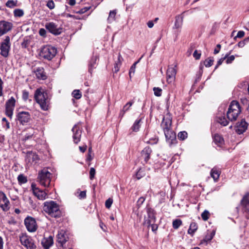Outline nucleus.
<instances>
[{
  "mask_svg": "<svg viewBox=\"0 0 249 249\" xmlns=\"http://www.w3.org/2000/svg\"><path fill=\"white\" fill-rule=\"evenodd\" d=\"M35 98L41 109L46 111L49 108V100L48 94L41 89H37L35 93Z\"/></svg>",
  "mask_w": 249,
  "mask_h": 249,
  "instance_id": "f257e3e1",
  "label": "nucleus"
},
{
  "mask_svg": "<svg viewBox=\"0 0 249 249\" xmlns=\"http://www.w3.org/2000/svg\"><path fill=\"white\" fill-rule=\"evenodd\" d=\"M43 211L53 217H58L61 215L59 205L53 201H46L43 204Z\"/></svg>",
  "mask_w": 249,
  "mask_h": 249,
  "instance_id": "f03ea898",
  "label": "nucleus"
},
{
  "mask_svg": "<svg viewBox=\"0 0 249 249\" xmlns=\"http://www.w3.org/2000/svg\"><path fill=\"white\" fill-rule=\"evenodd\" d=\"M241 112L239 103L236 101H232L229 107L227 117L230 121H234L237 120Z\"/></svg>",
  "mask_w": 249,
  "mask_h": 249,
  "instance_id": "7ed1b4c3",
  "label": "nucleus"
},
{
  "mask_svg": "<svg viewBox=\"0 0 249 249\" xmlns=\"http://www.w3.org/2000/svg\"><path fill=\"white\" fill-rule=\"evenodd\" d=\"M56 49L51 45L43 46L40 52V56L48 60H52L56 55Z\"/></svg>",
  "mask_w": 249,
  "mask_h": 249,
  "instance_id": "20e7f679",
  "label": "nucleus"
},
{
  "mask_svg": "<svg viewBox=\"0 0 249 249\" xmlns=\"http://www.w3.org/2000/svg\"><path fill=\"white\" fill-rule=\"evenodd\" d=\"M51 173L43 169L38 172L37 179L40 184L44 187H49L51 180Z\"/></svg>",
  "mask_w": 249,
  "mask_h": 249,
  "instance_id": "39448f33",
  "label": "nucleus"
},
{
  "mask_svg": "<svg viewBox=\"0 0 249 249\" xmlns=\"http://www.w3.org/2000/svg\"><path fill=\"white\" fill-rule=\"evenodd\" d=\"M19 237L21 245L27 249H36V247L34 241L30 236L22 233Z\"/></svg>",
  "mask_w": 249,
  "mask_h": 249,
  "instance_id": "423d86ee",
  "label": "nucleus"
},
{
  "mask_svg": "<svg viewBox=\"0 0 249 249\" xmlns=\"http://www.w3.org/2000/svg\"><path fill=\"white\" fill-rule=\"evenodd\" d=\"M11 47L10 38L9 36H6L0 44V54L4 57H7L9 54Z\"/></svg>",
  "mask_w": 249,
  "mask_h": 249,
  "instance_id": "0eeeda50",
  "label": "nucleus"
},
{
  "mask_svg": "<svg viewBox=\"0 0 249 249\" xmlns=\"http://www.w3.org/2000/svg\"><path fill=\"white\" fill-rule=\"evenodd\" d=\"M225 105L220 106L218 108V112L216 116V121L223 126H227L229 124V121L227 120L225 117Z\"/></svg>",
  "mask_w": 249,
  "mask_h": 249,
  "instance_id": "6e6552de",
  "label": "nucleus"
},
{
  "mask_svg": "<svg viewBox=\"0 0 249 249\" xmlns=\"http://www.w3.org/2000/svg\"><path fill=\"white\" fill-rule=\"evenodd\" d=\"M242 211L247 218H249V193L246 194L241 200Z\"/></svg>",
  "mask_w": 249,
  "mask_h": 249,
  "instance_id": "1a4fd4ad",
  "label": "nucleus"
},
{
  "mask_svg": "<svg viewBox=\"0 0 249 249\" xmlns=\"http://www.w3.org/2000/svg\"><path fill=\"white\" fill-rule=\"evenodd\" d=\"M17 119L22 125H26L31 120V115L27 111H19L17 114Z\"/></svg>",
  "mask_w": 249,
  "mask_h": 249,
  "instance_id": "9d476101",
  "label": "nucleus"
},
{
  "mask_svg": "<svg viewBox=\"0 0 249 249\" xmlns=\"http://www.w3.org/2000/svg\"><path fill=\"white\" fill-rule=\"evenodd\" d=\"M0 207L4 212L10 209V202L6 195L0 190Z\"/></svg>",
  "mask_w": 249,
  "mask_h": 249,
  "instance_id": "9b49d317",
  "label": "nucleus"
},
{
  "mask_svg": "<svg viewBox=\"0 0 249 249\" xmlns=\"http://www.w3.org/2000/svg\"><path fill=\"white\" fill-rule=\"evenodd\" d=\"M24 224L27 230L30 232H34L37 229L36 223L35 219L31 217H28L24 220Z\"/></svg>",
  "mask_w": 249,
  "mask_h": 249,
  "instance_id": "f8f14e48",
  "label": "nucleus"
},
{
  "mask_svg": "<svg viewBox=\"0 0 249 249\" xmlns=\"http://www.w3.org/2000/svg\"><path fill=\"white\" fill-rule=\"evenodd\" d=\"M72 131L73 132L72 138L73 142L77 144L80 141L82 128L78 124H75L73 127Z\"/></svg>",
  "mask_w": 249,
  "mask_h": 249,
  "instance_id": "ddd939ff",
  "label": "nucleus"
},
{
  "mask_svg": "<svg viewBox=\"0 0 249 249\" xmlns=\"http://www.w3.org/2000/svg\"><path fill=\"white\" fill-rule=\"evenodd\" d=\"M146 212L148 217L147 219L145 218L143 224L148 227L150 226V224H151V222H155V213L154 210L151 208H147L146 209Z\"/></svg>",
  "mask_w": 249,
  "mask_h": 249,
  "instance_id": "4468645a",
  "label": "nucleus"
},
{
  "mask_svg": "<svg viewBox=\"0 0 249 249\" xmlns=\"http://www.w3.org/2000/svg\"><path fill=\"white\" fill-rule=\"evenodd\" d=\"M13 24L11 22L5 20L0 21V36L11 30Z\"/></svg>",
  "mask_w": 249,
  "mask_h": 249,
  "instance_id": "2eb2a0df",
  "label": "nucleus"
},
{
  "mask_svg": "<svg viewBox=\"0 0 249 249\" xmlns=\"http://www.w3.org/2000/svg\"><path fill=\"white\" fill-rule=\"evenodd\" d=\"M164 133L166 139V141L171 146L177 143L176 134L171 130H164Z\"/></svg>",
  "mask_w": 249,
  "mask_h": 249,
  "instance_id": "dca6fc26",
  "label": "nucleus"
},
{
  "mask_svg": "<svg viewBox=\"0 0 249 249\" xmlns=\"http://www.w3.org/2000/svg\"><path fill=\"white\" fill-rule=\"evenodd\" d=\"M45 27L50 33L55 35H59L61 32V29L58 28L57 25L53 22L47 23Z\"/></svg>",
  "mask_w": 249,
  "mask_h": 249,
  "instance_id": "f3484780",
  "label": "nucleus"
},
{
  "mask_svg": "<svg viewBox=\"0 0 249 249\" xmlns=\"http://www.w3.org/2000/svg\"><path fill=\"white\" fill-rule=\"evenodd\" d=\"M176 73L177 71L174 67H168L166 71V80L168 83H171L175 81Z\"/></svg>",
  "mask_w": 249,
  "mask_h": 249,
  "instance_id": "a211bd4d",
  "label": "nucleus"
},
{
  "mask_svg": "<svg viewBox=\"0 0 249 249\" xmlns=\"http://www.w3.org/2000/svg\"><path fill=\"white\" fill-rule=\"evenodd\" d=\"M32 188L34 194L39 199L44 200L46 199L47 196V193L45 191L40 190L39 188L36 187L35 184H32Z\"/></svg>",
  "mask_w": 249,
  "mask_h": 249,
  "instance_id": "6ab92c4d",
  "label": "nucleus"
},
{
  "mask_svg": "<svg viewBox=\"0 0 249 249\" xmlns=\"http://www.w3.org/2000/svg\"><path fill=\"white\" fill-rule=\"evenodd\" d=\"M171 124L172 118L171 116L169 114H167L166 116L163 117L161 124L163 129V131L170 130V128Z\"/></svg>",
  "mask_w": 249,
  "mask_h": 249,
  "instance_id": "aec40b11",
  "label": "nucleus"
},
{
  "mask_svg": "<svg viewBox=\"0 0 249 249\" xmlns=\"http://www.w3.org/2000/svg\"><path fill=\"white\" fill-rule=\"evenodd\" d=\"M247 127V123L244 120H242L236 124L235 131L238 134H241L246 130Z\"/></svg>",
  "mask_w": 249,
  "mask_h": 249,
  "instance_id": "412c9836",
  "label": "nucleus"
},
{
  "mask_svg": "<svg viewBox=\"0 0 249 249\" xmlns=\"http://www.w3.org/2000/svg\"><path fill=\"white\" fill-rule=\"evenodd\" d=\"M38 155L36 153L32 151L28 152L26 156V161L28 164H32L33 162L36 163L38 160Z\"/></svg>",
  "mask_w": 249,
  "mask_h": 249,
  "instance_id": "4be33fe9",
  "label": "nucleus"
},
{
  "mask_svg": "<svg viewBox=\"0 0 249 249\" xmlns=\"http://www.w3.org/2000/svg\"><path fill=\"white\" fill-rule=\"evenodd\" d=\"M152 149L150 147H145L141 152V157L144 160V163L148 162L150 158V155L152 153Z\"/></svg>",
  "mask_w": 249,
  "mask_h": 249,
  "instance_id": "5701e85b",
  "label": "nucleus"
},
{
  "mask_svg": "<svg viewBox=\"0 0 249 249\" xmlns=\"http://www.w3.org/2000/svg\"><path fill=\"white\" fill-rule=\"evenodd\" d=\"M68 238L67 235L63 231H59L57 235V241L61 246L65 244L67 241Z\"/></svg>",
  "mask_w": 249,
  "mask_h": 249,
  "instance_id": "b1692460",
  "label": "nucleus"
},
{
  "mask_svg": "<svg viewBox=\"0 0 249 249\" xmlns=\"http://www.w3.org/2000/svg\"><path fill=\"white\" fill-rule=\"evenodd\" d=\"M36 75L38 79L45 80L47 79V76L43 68L38 67L35 70Z\"/></svg>",
  "mask_w": 249,
  "mask_h": 249,
  "instance_id": "393cba45",
  "label": "nucleus"
},
{
  "mask_svg": "<svg viewBox=\"0 0 249 249\" xmlns=\"http://www.w3.org/2000/svg\"><path fill=\"white\" fill-rule=\"evenodd\" d=\"M41 244L45 249H49L53 244V238L50 236L48 238H44L41 241Z\"/></svg>",
  "mask_w": 249,
  "mask_h": 249,
  "instance_id": "a878e982",
  "label": "nucleus"
},
{
  "mask_svg": "<svg viewBox=\"0 0 249 249\" xmlns=\"http://www.w3.org/2000/svg\"><path fill=\"white\" fill-rule=\"evenodd\" d=\"M221 172L217 167H213L211 171V176L214 181H217L219 178Z\"/></svg>",
  "mask_w": 249,
  "mask_h": 249,
  "instance_id": "bb28decb",
  "label": "nucleus"
},
{
  "mask_svg": "<svg viewBox=\"0 0 249 249\" xmlns=\"http://www.w3.org/2000/svg\"><path fill=\"white\" fill-rule=\"evenodd\" d=\"M183 17L182 15H179L176 17V21L174 28L178 29L181 27L183 23Z\"/></svg>",
  "mask_w": 249,
  "mask_h": 249,
  "instance_id": "cd10ccee",
  "label": "nucleus"
},
{
  "mask_svg": "<svg viewBox=\"0 0 249 249\" xmlns=\"http://www.w3.org/2000/svg\"><path fill=\"white\" fill-rule=\"evenodd\" d=\"M123 60V57L120 53H119L117 60L115 61L114 64V71L115 72H117L119 71Z\"/></svg>",
  "mask_w": 249,
  "mask_h": 249,
  "instance_id": "c85d7f7f",
  "label": "nucleus"
},
{
  "mask_svg": "<svg viewBox=\"0 0 249 249\" xmlns=\"http://www.w3.org/2000/svg\"><path fill=\"white\" fill-rule=\"evenodd\" d=\"M133 103L134 102L133 101L129 102L124 106L123 109L121 110L120 113V117L121 118H122L124 116L125 113L129 110V108L133 105Z\"/></svg>",
  "mask_w": 249,
  "mask_h": 249,
  "instance_id": "c756f323",
  "label": "nucleus"
},
{
  "mask_svg": "<svg viewBox=\"0 0 249 249\" xmlns=\"http://www.w3.org/2000/svg\"><path fill=\"white\" fill-rule=\"evenodd\" d=\"M197 230V225L195 222H192L190 224L189 228L188 230V233L191 235L192 236L194 235V233Z\"/></svg>",
  "mask_w": 249,
  "mask_h": 249,
  "instance_id": "7c9ffc66",
  "label": "nucleus"
},
{
  "mask_svg": "<svg viewBox=\"0 0 249 249\" xmlns=\"http://www.w3.org/2000/svg\"><path fill=\"white\" fill-rule=\"evenodd\" d=\"M16 100L13 97H11L7 101L5 104V108H14L15 106Z\"/></svg>",
  "mask_w": 249,
  "mask_h": 249,
  "instance_id": "2f4dec72",
  "label": "nucleus"
},
{
  "mask_svg": "<svg viewBox=\"0 0 249 249\" xmlns=\"http://www.w3.org/2000/svg\"><path fill=\"white\" fill-rule=\"evenodd\" d=\"M97 59L98 58L97 56H94L91 58L89 63V71L90 73H91L92 69L95 68Z\"/></svg>",
  "mask_w": 249,
  "mask_h": 249,
  "instance_id": "473e14b6",
  "label": "nucleus"
},
{
  "mask_svg": "<svg viewBox=\"0 0 249 249\" xmlns=\"http://www.w3.org/2000/svg\"><path fill=\"white\" fill-rule=\"evenodd\" d=\"M213 141L217 145H221L223 143V139L219 134H215L213 136Z\"/></svg>",
  "mask_w": 249,
  "mask_h": 249,
  "instance_id": "72a5a7b5",
  "label": "nucleus"
},
{
  "mask_svg": "<svg viewBox=\"0 0 249 249\" xmlns=\"http://www.w3.org/2000/svg\"><path fill=\"white\" fill-rule=\"evenodd\" d=\"M116 15V10H114L110 11L109 14V16L107 18V21L108 23H111L115 19V16Z\"/></svg>",
  "mask_w": 249,
  "mask_h": 249,
  "instance_id": "f704fd0d",
  "label": "nucleus"
},
{
  "mask_svg": "<svg viewBox=\"0 0 249 249\" xmlns=\"http://www.w3.org/2000/svg\"><path fill=\"white\" fill-rule=\"evenodd\" d=\"M141 119L136 120L131 127V129L133 131L137 132L139 130L140 127Z\"/></svg>",
  "mask_w": 249,
  "mask_h": 249,
  "instance_id": "c9c22d12",
  "label": "nucleus"
},
{
  "mask_svg": "<svg viewBox=\"0 0 249 249\" xmlns=\"http://www.w3.org/2000/svg\"><path fill=\"white\" fill-rule=\"evenodd\" d=\"M182 225V221L180 219H176L173 222V227L175 229H178Z\"/></svg>",
  "mask_w": 249,
  "mask_h": 249,
  "instance_id": "e433bc0d",
  "label": "nucleus"
},
{
  "mask_svg": "<svg viewBox=\"0 0 249 249\" xmlns=\"http://www.w3.org/2000/svg\"><path fill=\"white\" fill-rule=\"evenodd\" d=\"M14 16L16 17H21L23 16L24 12L20 9H16L14 11Z\"/></svg>",
  "mask_w": 249,
  "mask_h": 249,
  "instance_id": "4c0bfd02",
  "label": "nucleus"
},
{
  "mask_svg": "<svg viewBox=\"0 0 249 249\" xmlns=\"http://www.w3.org/2000/svg\"><path fill=\"white\" fill-rule=\"evenodd\" d=\"M188 134L186 131H181L178 134V137L180 140H184L187 138Z\"/></svg>",
  "mask_w": 249,
  "mask_h": 249,
  "instance_id": "58836bf2",
  "label": "nucleus"
},
{
  "mask_svg": "<svg viewBox=\"0 0 249 249\" xmlns=\"http://www.w3.org/2000/svg\"><path fill=\"white\" fill-rule=\"evenodd\" d=\"M72 95L73 97L76 99H79L82 96V94L80 90L77 89H75L72 91Z\"/></svg>",
  "mask_w": 249,
  "mask_h": 249,
  "instance_id": "ea45409f",
  "label": "nucleus"
},
{
  "mask_svg": "<svg viewBox=\"0 0 249 249\" xmlns=\"http://www.w3.org/2000/svg\"><path fill=\"white\" fill-rule=\"evenodd\" d=\"M139 62V61L135 62L131 67L130 69V70H129V77L130 78H131V77L133 75H134V73H135V69H136V64Z\"/></svg>",
  "mask_w": 249,
  "mask_h": 249,
  "instance_id": "a19ab883",
  "label": "nucleus"
},
{
  "mask_svg": "<svg viewBox=\"0 0 249 249\" xmlns=\"http://www.w3.org/2000/svg\"><path fill=\"white\" fill-rule=\"evenodd\" d=\"M213 58L210 57L205 60V61L204 62V64L205 66V67H210L213 65Z\"/></svg>",
  "mask_w": 249,
  "mask_h": 249,
  "instance_id": "79ce46f5",
  "label": "nucleus"
},
{
  "mask_svg": "<svg viewBox=\"0 0 249 249\" xmlns=\"http://www.w3.org/2000/svg\"><path fill=\"white\" fill-rule=\"evenodd\" d=\"M18 180L19 183H25L27 181L26 178L23 175L20 174L18 177Z\"/></svg>",
  "mask_w": 249,
  "mask_h": 249,
  "instance_id": "37998d69",
  "label": "nucleus"
},
{
  "mask_svg": "<svg viewBox=\"0 0 249 249\" xmlns=\"http://www.w3.org/2000/svg\"><path fill=\"white\" fill-rule=\"evenodd\" d=\"M210 213L208 211L205 210L202 213H201V217L202 219L204 221H207L209 217Z\"/></svg>",
  "mask_w": 249,
  "mask_h": 249,
  "instance_id": "c03bdc74",
  "label": "nucleus"
},
{
  "mask_svg": "<svg viewBox=\"0 0 249 249\" xmlns=\"http://www.w3.org/2000/svg\"><path fill=\"white\" fill-rule=\"evenodd\" d=\"M17 5V1L9 0L6 3V6L9 8H13Z\"/></svg>",
  "mask_w": 249,
  "mask_h": 249,
  "instance_id": "a18cd8bd",
  "label": "nucleus"
},
{
  "mask_svg": "<svg viewBox=\"0 0 249 249\" xmlns=\"http://www.w3.org/2000/svg\"><path fill=\"white\" fill-rule=\"evenodd\" d=\"M153 91L155 96L159 97L161 95L162 89L160 88L154 87L153 88Z\"/></svg>",
  "mask_w": 249,
  "mask_h": 249,
  "instance_id": "49530a36",
  "label": "nucleus"
},
{
  "mask_svg": "<svg viewBox=\"0 0 249 249\" xmlns=\"http://www.w3.org/2000/svg\"><path fill=\"white\" fill-rule=\"evenodd\" d=\"M13 110L14 109L12 108H5V112L6 115L10 117V118H12L13 114Z\"/></svg>",
  "mask_w": 249,
  "mask_h": 249,
  "instance_id": "de8ad7c7",
  "label": "nucleus"
},
{
  "mask_svg": "<svg viewBox=\"0 0 249 249\" xmlns=\"http://www.w3.org/2000/svg\"><path fill=\"white\" fill-rule=\"evenodd\" d=\"M229 54L230 53H227L225 55V56L224 57H222L221 58H220L218 61H217V63L216 64V65L215 66V69H216L220 65L222 64V63H223V62L224 61V60L226 59V58L227 57V56L228 55H229Z\"/></svg>",
  "mask_w": 249,
  "mask_h": 249,
  "instance_id": "09e8293b",
  "label": "nucleus"
},
{
  "mask_svg": "<svg viewBox=\"0 0 249 249\" xmlns=\"http://www.w3.org/2000/svg\"><path fill=\"white\" fill-rule=\"evenodd\" d=\"M22 97L24 101H26L29 98V92L26 90L22 91Z\"/></svg>",
  "mask_w": 249,
  "mask_h": 249,
  "instance_id": "8fccbe9b",
  "label": "nucleus"
},
{
  "mask_svg": "<svg viewBox=\"0 0 249 249\" xmlns=\"http://www.w3.org/2000/svg\"><path fill=\"white\" fill-rule=\"evenodd\" d=\"M95 173V169L93 167L90 168L89 171V178L91 180H92L94 178Z\"/></svg>",
  "mask_w": 249,
  "mask_h": 249,
  "instance_id": "3c124183",
  "label": "nucleus"
},
{
  "mask_svg": "<svg viewBox=\"0 0 249 249\" xmlns=\"http://www.w3.org/2000/svg\"><path fill=\"white\" fill-rule=\"evenodd\" d=\"M112 203H113L112 199H111L110 198H109L108 199H107L106 201V202H105V206H106V208H108V209L110 208Z\"/></svg>",
  "mask_w": 249,
  "mask_h": 249,
  "instance_id": "603ef678",
  "label": "nucleus"
},
{
  "mask_svg": "<svg viewBox=\"0 0 249 249\" xmlns=\"http://www.w3.org/2000/svg\"><path fill=\"white\" fill-rule=\"evenodd\" d=\"M235 57L234 55H232L230 56L229 55L226 58L227 64H231L232 62L234 60Z\"/></svg>",
  "mask_w": 249,
  "mask_h": 249,
  "instance_id": "864d4df0",
  "label": "nucleus"
},
{
  "mask_svg": "<svg viewBox=\"0 0 249 249\" xmlns=\"http://www.w3.org/2000/svg\"><path fill=\"white\" fill-rule=\"evenodd\" d=\"M2 122H5V124H3V126L4 127H5L6 130L10 128V123L5 118H3L2 119Z\"/></svg>",
  "mask_w": 249,
  "mask_h": 249,
  "instance_id": "5fc2aeb1",
  "label": "nucleus"
},
{
  "mask_svg": "<svg viewBox=\"0 0 249 249\" xmlns=\"http://www.w3.org/2000/svg\"><path fill=\"white\" fill-rule=\"evenodd\" d=\"M47 6L51 10L53 9L55 7L54 3L53 0H49L47 2Z\"/></svg>",
  "mask_w": 249,
  "mask_h": 249,
  "instance_id": "6e6d98bb",
  "label": "nucleus"
},
{
  "mask_svg": "<svg viewBox=\"0 0 249 249\" xmlns=\"http://www.w3.org/2000/svg\"><path fill=\"white\" fill-rule=\"evenodd\" d=\"M193 56L196 59L198 60L200 58L201 53H199L197 50H196L193 53Z\"/></svg>",
  "mask_w": 249,
  "mask_h": 249,
  "instance_id": "4d7b16f0",
  "label": "nucleus"
},
{
  "mask_svg": "<svg viewBox=\"0 0 249 249\" xmlns=\"http://www.w3.org/2000/svg\"><path fill=\"white\" fill-rule=\"evenodd\" d=\"M92 148L89 147V153L87 157V160L89 161H91L93 159V156L91 155Z\"/></svg>",
  "mask_w": 249,
  "mask_h": 249,
  "instance_id": "13d9d810",
  "label": "nucleus"
},
{
  "mask_svg": "<svg viewBox=\"0 0 249 249\" xmlns=\"http://www.w3.org/2000/svg\"><path fill=\"white\" fill-rule=\"evenodd\" d=\"M90 9V7H84L83 8H82L80 10H79V11L77 12V13H78V14H84L85 13V12H86L87 11H88V10H89Z\"/></svg>",
  "mask_w": 249,
  "mask_h": 249,
  "instance_id": "bf43d9fd",
  "label": "nucleus"
},
{
  "mask_svg": "<svg viewBox=\"0 0 249 249\" xmlns=\"http://www.w3.org/2000/svg\"><path fill=\"white\" fill-rule=\"evenodd\" d=\"M3 82L0 77V97L3 95Z\"/></svg>",
  "mask_w": 249,
  "mask_h": 249,
  "instance_id": "052dcab7",
  "label": "nucleus"
},
{
  "mask_svg": "<svg viewBox=\"0 0 249 249\" xmlns=\"http://www.w3.org/2000/svg\"><path fill=\"white\" fill-rule=\"evenodd\" d=\"M150 226L151 227V229L153 231H155L158 229V226L157 225L155 224V222H151V223L150 224Z\"/></svg>",
  "mask_w": 249,
  "mask_h": 249,
  "instance_id": "680f3d73",
  "label": "nucleus"
},
{
  "mask_svg": "<svg viewBox=\"0 0 249 249\" xmlns=\"http://www.w3.org/2000/svg\"><path fill=\"white\" fill-rule=\"evenodd\" d=\"M245 35V32L243 31H239L236 35V36L235 37V38L238 37V38H241L243 37Z\"/></svg>",
  "mask_w": 249,
  "mask_h": 249,
  "instance_id": "e2e57ef3",
  "label": "nucleus"
},
{
  "mask_svg": "<svg viewBox=\"0 0 249 249\" xmlns=\"http://www.w3.org/2000/svg\"><path fill=\"white\" fill-rule=\"evenodd\" d=\"M213 236L210 235V234H207L205 236V238L204 239V241L206 242H208L211 241L213 239Z\"/></svg>",
  "mask_w": 249,
  "mask_h": 249,
  "instance_id": "0e129e2a",
  "label": "nucleus"
},
{
  "mask_svg": "<svg viewBox=\"0 0 249 249\" xmlns=\"http://www.w3.org/2000/svg\"><path fill=\"white\" fill-rule=\"evenodd\" d=\"M144 201L145 198L143 197H141L137 201L138 205L140 206L142 205Z\"/></svg>",
  "mask_w": 249,
  "mask_h": 249,
  "instance_id": "69168bd1",
  "label": "nucleus"
},
{
  "mask_svg": "<svg viewBox=\"0 0 249 249\" xmlns=\"http://www.w3.org/2000/svg\"><path fill=\"white\" fill-rule=\"evenodd\" d=\"M220 49L221 45L220 44H217L216 45V47L214 50L213 53L215 54L218 53L220 52Z\"/></svg>",
  "mask_w": 249,
  "mask_h": 249,
  "instance_id": "338daca9",
  "label": "nucleus"
},
{
  "mask_svg": "<svg viewBox=\"0 0 249 249\" xmlns=\"http://www.w3.org/2000/svg\"><path fill=\"white\" fill-rule=\"evenodd\" d=\"M39 34L41 36H44L46 34V31L44 29L41 28L39 31Z\"/></svg>",
  "mask_w": 249,
  "mask_h": 249,
  "instance_id": "774afa93",
  "label": "nucleus"
}]
</instances>
